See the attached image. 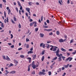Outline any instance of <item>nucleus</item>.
I'll list each match as a JSON object with an SVG mask.
<instances>
[{
	"label": "nucleus",
	"instance_id": "nucleus-1",
	"mask_svg": "<svg viewBox=\"0 0 76 76\" xmlns=\"http://www.w3.org/2000/svg\"><path fill=\"white\" fill-rule=\"evenodd\" d=\"M39 66V63H38V62L37 64V65L36 66V65L34 63V61H33L32 62V64H31V66L32 67H33V69H35L36 68V67H38Z\"/></svg>",
	"mask_w": 76,
	"mask_h": 76
},
{
	"label": "nucleus",
	"instance_id": "nucleus-2",
	"mask_svg": "<svg viewBox=\"0 0 76 76\" xmlns=\"http://www.w3.org/2000/svg\"><path fill=\"white\" fill-rule=\"evenodd\" d=\"M58 57H59L58 58V61H61V58H63V60H64V58H66L65 57L63 56V55L62 54H60L59 55V56H58Z\"/></svg>",
	"mask_w": 76,
	"mask_h": 76
},
{
	"label": "nucleus",
	"instance_id": "nucleus-3",
	"mask_svg": "<svg viewBox=\"0 0 76 76\" xmlns=\"http://www.w3.org/2000/svg\"><path fill=\"white\" fill-rule=\"evenodd\" d=\"M50 47H51L50 48V50L53 51H55L56 50H57V48H58V47L56 46H54L52 45H51Z\"/></svg>",
	"mask_w": 76,
	"mask_h": 76
},
{
	"label": "nucleus",
	"instance_id": "nucleus-4",
	"mask_svg": "<svg viewBox=\"0 0 76 76\" xmlns=\"http://www.w3.org/2000/svg\"><path fill=\"white\" fill-rule=\"evenodd\" d=\"M59 52H60V50H59V48L58 49V50L56 51V55L57 57H59L60 55H59Z\"/></svg>",
	"mask_w": 76,
	"mask_h": 76
},
{
	"label": "nucleus",
	"instance_id": "nucleus-5",
	"mask_svg": "<svg viewBox=\"0 0 76 76\" xmlns=\"http://www.w3.org/2000/svg\"><path fill=\"white\" fill-rule=\"evenodd\" d=\"M65 41H66V39L63 40V39H61L59 40V42H64Z\"/></svg>",
	"mask_w": 76,
	"mask_h": 76
},
{
	"label": "nucleus",
	"instance_id": "nucleus-6",
	"mask_svg": "<svg viewBox=\"0 0 76 76\" xmlns=\"http://www.w3.org/2000/svg\"><path fill=\"white\" fill-rule=\"evenodd\" d=\"M5 60H6L7 61H10V58L8 56H6Z\"/></svg>",
	"mask_w": 76,
	"mask_h": 76
},
{
	"label": "nucleus",
	"instance_id": "nucleus-7",
	"mask_svg": "<svg viewBox=\"0 0 76 76\" xmlns=\"http://www.w3.org/2000/svg\"><path fill=\"white\" fill-rule=\"evenodd\" d=\"M69 64H68L67 65H64V67H65V68H66V69H67V68H68V67H69Z\"/></svg>",
	"mask_w": 76,
	"mask_h": 76
},
{
	"label": "nucleus",
	"instance_id": "nucleus-8",
	"mask_svg": "<svg viewBox=\"0 0 76 76\" xmlns=\"http://www.w3.org/2000/svg\"><path fill=\"white\" fill-rule=\"evenodd\" d=\"M34 53V52L33 51H29L28 52V54H33Z\"/></svg>",
	"mask_w": 76,
	"mask_h": 76
},
{
	"label": "nucleus",
	"instance_id": "nucleus-9",
	"mask_svg": "<svg viewBox=\"0 0 76 76\" xmlns=\"http://www.w3.org/2000/svg\"><path fill=\"white\" fill-rule=\"evenodd\" d=\"M32 57H33V60H35V59L37 58L36 55H32Z\"/></svg>",
	"mask_w": 76,
	"mask_h": 76
},
{
	"label": "nucleus",
	"instance_id": "nucleus-10",
	"mask_svg": "<svg viewBox=\"0 0 76 76\" xmlns=\"http://www.w3.org/2000/svg\"><path fill=\"white\" fill-rule=\"evenodd\" d=\"M40 35L41 37L42 38L44 36V34L42 33H41L40 34Z\"/></svg>",
	"mask_w": 76,
	"mask_h": 76
},
{
	"label": "nucleus",
	"instance_id": "nucleus-11",
	"mask_svg": "<svg viewBox=\"0 0 76 76\" xmlns=\"http://www.w3.org/2000/svg\"><path fill=\"white\" fill-rule=\"evenodd\" d=\"M14 63H15V66H16L17 65H18V61H15L14 62Z\"/></svg>",
	"mask_w": 76,
	"mask_h": 76
},
{
	"label": "nucleus",
	"instance_id": "nucleus-12",
	"mask_svg": "<svg viewBox=\"0 0 76 76\" xmlns=\"http://www.w3.org/2000/svg\"><path fill=\"white\" fill-rule=\"evenodd\" d=\"M41 74H43V75H44L45 74V73H44V72H39V75H41Z\"/></svg>",
	"mask_w": 76,
	"mask_h": 76
},
{
	"label": "nucleus",
	"instance_id": "nucleus-13",
	"mask_svg": "<svg viewBox=\"0 0 76 76\" xmlns=\"http://www.w3.org/2000/svg\"><path fill=\"white\" fill-rule=\"evenodd\" d=\"M27 58V59H28V60H29V63H31V58Z\"/></svg>",
	"mask_w": 76,
	"mask_h": 76
},
{
	"label": "nucleus",
	"instance_id": "nucleus-14",
	"mask_svg": "<svg viewBox=\"0 0 76 76\" xmlns=\"http://www.w3.org/2000/svg\"><path fill=\"white\" fill-rule=\"evenodd\" d=\"M16 73V71H12L11 72H10V73L11 74H13V73Z\"/></svg>",
	"mask_w": 76,
	"mask_h": 76
},
{
	"label": "nucleus",
	"instance_id": "nucleus-15",
	"mask_svg": "<svg viewBox=\"0 0 76 76\" xmlns=\"http://www.w3.org/2000/svg\"><path fill=\"white\" fill-rule=\"evenodd\" d=\"M5 72L7 73H5V75H7V74H8V73H9V72H8V71H7V70H6Z\"/></svg>",
	"mask_w": 76,
	"mask_h": 76
},
{
	"label": "nucleus",
	"instance_id": "nucleus-16",
	"mask_svg": "<svg viewBox=\"0 0 76 76\" xmlns=\"http://www.w3.org/2000/svg\"><path fill=\"white\" fill-rule=\"evenodd\" d=\"M30 9L29 8H26V11H27L28 12L30 11Z\"/></svg>",
	"mask_w": 76,
	"mask_h": 76
},
{
	"label": "nucleus",
	"instance_id": "nucleus-17",
	"mask_svg": "<svg viewBox=\"0 0 76 76\" xmlns=\"http://www.w3.org/2000/svg\"><path fill=\"white\" fill-rule=\"evenodd\" d=\"M17 2L19 6H21V4H20V2L19 1H18Z\"/></svg>",
	"mask_w": 76,
	"mask_h": 76
},
{
	"label": "nucleus",
	"instance_id": "nucleus-18",
	"mask_svg": "<svg viewBox=\"0 0 76 76\" xmlns=\"http://www.w3.org/2000/svg\"><path fill=\"white\" fill-rule=\"evenodd\" d=\"M30 66H31V65H29L28 66V72H29V71H30Z\"/></svg>",
	"mask_w": 76,
	"mask_h": 76
},
{
	"label": "nucleus",
	"instance_id": "nucleus-19",
	"mask_svg": "<svg viewBox=\"0 0 76 76\" xmlns=\"http://www.w3.org/2000/svg\"><path fill=\"white\" fill-rule=\"evenodd\" d=\"M34 27H36V26H37V25H36V24H37V22H34Z\"/></svg>",
	"mask_w": 76,
	"mask_h": 76
},
{
	"label": "nucleus",
	"instance_id": "nucleus-20",
	"mask_svg": "<svg viewBox=\"0 0 76 76\" xmlns=\"http://www.w3.org/2000/svg\"><path fill=\"white\" fill-rule=\"evenodd\" d=\"M34 22L31 23L30 24V26H32L34 25Z\"/></svg>",
	"mask_w": 76,
	"mask_h": 76
},
{
	"label": "nucleus",
	"instance_id": "nucleus-21",
	"mask_svg": "<svg viewBox=\"0 0 76 76\" xmlns=\"http://www.w3.org/2000/svg\"><path fill=\"white\" fill-rule=\"evenodd\" d=\"M61 50L63 51H66V50L64 49L63 48H61Z\"/></svg>",
	"mask_w": 76,
	"mask_h": 76
},
{
	"label": "nucleus",
	"instance_id": "nucleus-22",
	"mask_svg": "<svg viewBox=\"0 0 76 76\" xmlns=\"http://www.w3.org/2000/svg\"><path fill=\"white\" fill-rule=\"evenodd\" d=\"M44 56H43L41 58V60L42 61H44Z\"/></svg>",
	"mask_w": 76,
	"mask_h": 76
},
{
	"label": "nucleus",
	"instance_id": "nucleus-23",
	"mask_svg": "<svg viewBox=\"0 0 76 76\" xmlns=\"http://www.w3.org/2000/svg\"><path fill=\"white\" fill-rule=\"evenodd\" d=\"M57 57H56L54 58L53 59V61H54V60H57Z\"/></svg>",
	"mask_w": 76,
	"mask_h": 76
},
{
	"label": "nucleus",
	"instance_id": "nucleus-24",
	"mask_svg": "<svg viewBox=\"0 0 76 76\" xmlns=\"http://www.w3.org/2000/svg\"><path fill=\"white\" fill-rule=\"evenodd\" d=\"M1 26L2 28H4V25H3V23H1Z\"/></svg>",
	"mask_w": 76,
	"mask_h": 76
},
{
	"label": "nucleus",
	"instance_id": "nucleus-25",
	"mask_svg": "<svg viewBox=\"0 0 76 76\" xmlns=\"http://www.w3.org/2000/svg\"><path fill=\"white\" fill-rule=\"evenodd\" d=\"M56 34H57V35H60V32L58 31H56Z\"/></svg>",
	"mask_w": 76,
	"mask_h": 76
},
{
	"label": "nucleus",
	"instance_id": "nucleus-26",
	"mask_svg": "<svg viewBox=\"0 0 76 76\" xmlns=\"http://www.w3.org/2000/svg\"><path fill=\"white\" fill-rule=\"evenodd\" d=\"M68 58H69V61H71L73 59V58H71L70 57H69Z\"/></svg>",
	"mask_w": 76,
	"mask_h": 76
},
{
	"label": "nucleus",
	"instance_id": "nucleus-27",
	"mask_svg": "<svg viewBox=\"0 0 76 76\" xmlns=\"http://www.w3.org/2000/svg\"><path fill=\"white\" fill-rule=\"evenodd\" d=\"M44 53H45V50H43L42 52V55H44Z\"/></svg>",
	"mask_w": 76,
	"mask_h": 76
},
{
	"label": "nucleus",
	"instance_id": "nucleus-28",
	"mask_svg": "<svg viewBox=\"0 0 76 76\" xmlns=\"http://www.w3.org/2000/svg\"><path fill=\"white\" fill-rule=\"evenodd\" d=\"M20 57L22 58H24L25 57V56H24L23 55H21L20 56Z\"/></svg>",
	"mask_w": 76,
	"mask_h": 76
},
{
	"label": "nucleus",
	"instance_id": "nucleus-29",
	"mask_svg": "<svg viewBox=\"0 0 76 76\" xmlns=\"http://www.w3.org/2000/svg\"><path fill=\"white\" fill-rule=\"evenodd\" d=\"M53 31V30L52 29H47V31H48V32H50V31Z\"/></svg>",
	"mask_w": 76,
	"mask_h": 76
},
{
	"label": "nucleus",
	"instance_id": "nucleus-30",
	"mask_svg": "<svg viewBox=\"0 0 76 76\" xmlns=\"http://www.w3.org/2000/svg\"><path fill=\"white\" fill-rule=\"evenodd\" d=\"M28 4L29 5H30V6H32V2H29Z\"/></svg>",
	"mask_w": 76,
	"mask_h": 76
},
{
	"label": "nucleus",
	"instance_id": "nucleus-31",
	"mask_svg": "<svg viewBox=\"0 0 76 76\" xmlns=\"http://www.w3.org/2000/svg\"><path fill=\"white\" fill-rule=\"evenodd\" d=\"M43 27L44 28H48V26H43Z\"/></svg>",
	"mask_w": 76,
	"mask_h": 76
},
{
	"label": "nucleus",
	"instance_id": "nucleus-32",
	"mask_svg": "<svg viewBox=\"0 0 76 76\" xmlns=\"http://www.w3.org/2000/svg\"><path fill=\"white\" fill-rule=\"evenodd\" d=\"M72 42H73V39H72L71 40H70V44H71V43H72Z\"/></svg>",
	"mask_w": 76,
	"mask_h": 76
},
{
	"label": "nucleus",
	"instance_id": "nucleus-33",
	"mask_svg": "<svg viewBox=\"0 0 76 76\" xmlns=\"http://www.w3.org/2000/svg\"><path fill=\"white\" fill-rule=\"evenodd\" d=\"M29 44L27 45L26 46V48H29Z\"/></svg>",
	"mask_w": 76,
	"mask_h": 76
},
{
	"label": "nucleus",
	"instance_id": "nucleus-34",
	"mask_svg": "<svg viewBox=\"0 0 76 76\" xmlns=\"http://www.w3.org/2000/svg\"><path fill=\"white\" fill-rule=\"evenodd\" d=\"M35 31L36 32H37L38 31V28H35Z\"/></svg>",
	"mask_w": 76,
	"mask_h": 76
},
{
	"label": "nucleus",
	"instance_id": "nucleus-35",
	"mask_svg": "<svg viewBox=\"0 0 76 76\" xmlns=\"http://www.w3.org/2000/svg\"><path fill=\"white\" fill-rule=\"evenodd\" d=\"M48 75H49V76H50L51 75V72L49 71L48 72Z\"/></svg>",
	"mask_w": 76,
	"mask_h": 76
},
{
	"label": "nucleus",
	"instance_id": "nucleus-36",
	"mask_svg": "<svg viewBox=\"0 0 76 76\" xmlns=\"http://www.w3.org/2000/svg\"><path fill=\"white\" fill-rule=\"evenodd\" d=\"M76 53V50H75V51H74V52H73L72 53V54H75Z\"/></svg>",
	"mask_w": 76,
	"mask_h": 76
},
{
	"label": "nucleus",
	"instance_id": "nucleus-37",
	"mask_svg": "<svg viewBox=\"0 0 76 76\" xmlns=\"http://www.w3.org/2000/svg\"><path fill=\"white\" fill-rule=\"evenodd\" d=\"M14 21H16L17 20L16 18V17H14Z\"/></svg>",
	"mask_w": 76,
	"mask_h": 76
},
{
	"label": "nucleus",
	"instance_id": "nucleus-38",
	"mask_svg": "<svg viewBox=\"0 0 76 76\" xmlns=\"http://www.w3.org/2000/svg\"><path fill=\"white\" fill-rule=\"evenodd\" d=\"M13 66V64H12L11 63L9 65V67H11V66Z\"/></svg>",
	"mask_w": 76,
	"mask_h": 76
},
{
	"label": "nucleus",
	"instance_id": "nucleus-39",
	"mask_svg": "<svg viewBox=\"0 0 76 76\" xmlns=\"http://www.w3.org/2000/svg\"><path fill=\"white\" fill-rule=\"evenodd\" d=\"M42 48H45V44H44L43 45V46H42Z\"/></svg>",
	"mask_w": 76,
	"mask_h": 76
},
{
	"label": "nucleus",
	"instance_id": "nucleus-40",
	"mask_svg": "<svg viewBox=\"0 0 76 76\" xmlns=\"http://www.w3.org/2000/svg\"><path fill=\"white\" fill-rule=\"evenodd\" d=\"M26 42H28V41H29V39L28 38H26Z\"/></svg>",
	"mask_w": 76,
	"mask_h": 76
},
{
	"label": "nucleus",
	"instance_id": "nucleus-41",
	"mask_svg": "<svg viewBox=\"0 0 76 76\" xmlns=\"http://www.w3.org/2000/svg\"><path fill=\"white\" fill-rule=\"evenodd\" d=\"M3 58L4 60H5L6 59V57L5 56H3Z\"/></svg>",
	"mask_w": 76,
	"mask_h": 76
},
{
	"label": "nucleus",
	"instance_id": "nucleus-42",
	"mask_svg": "<svg viewBox=\"0 0 76 76\" xmlns=\"http://www.w3.org/2000/svg\"><path fill=\"white\" fill-rule=\"evenodd\" d=\"M53 34V33H52V32H51L50 33H49V35H52Z\"/></svg>",
	"mask_w": 76,
	"mask_h": 76
},
{
	"label": "nucleus",
	"instance_id": "nucleus-43",
	"mask_svg": "<svg viewBox=\"0 0 76 76\" xmlns=\"http://www.w3.org/2000/svg\"><path fill=\"white\" fill-rule=\"evenodd\" d=\"M50 47V45L48 44L47 46H46L47 48H48Z\"/></svg>",
	"mask_w": 76,
	"mask_h": 76
},
{
	"label": "nucleus",
	"instance_id": "nucleus-44",
	"mask_svg": "<svg viewBox=\"0 0 76 76\" xmlns=\"http://www.w3.org/2000/svg\"><path fill=\"white\" fill-rule=\"evenodd\" d=\"M11 21L12 22V23L14 24L15 23V22H14V21H13V20L12 19H11Z\"/></svg>",
	"mask_w": 76,
	"mask_h": 76
},
{
	"label": "nucleus",
	"instance_id": "nucleus-45",
	"mask_svg": "<svg viewBox=\"0 0 76 76\" xmlns=\"http://www.w3.org/2000/svg\"><path fill=\"white\" fill-rule=\"evenodd\" d=\"M46 22L48 23H50V20H47L46 21Z\"/></svg>",
	"mask_w": 76,
	"mask_h": 76
},
{
	"label": "nucleus",
	"instance_id": "nucleus-46",
	"mask_svg": "<svg viewBox=\"0 0 76 76\" xmlns=\"http://www.w3.org/2000/svg\"><path fill=\"white\" fill-rule=\"evenodd\" d=\"M10 35L11 37V39H12V38H13V34H11Z\"/></svg>",
	"mask_w": 76,
	"mask_h": 76
},
{
	"label": "nucleus",
	"instance_id": "nucleus-47",
	"mask_svg": "<svg viewBox=\"0 0 76 76\" xmlns=\"http://www.w3.org/2000/svg\"><path fill=\"white\" fill-rule=\"evenodd\" d=\"M31 74L32 75H35V71H34L33 72L31 73Z\"/></svg>",
	"mask_w": 76,
	"mask_h": 76
},
{
	"label": "nucleus",
	"instance_id": "nucleus-48",
	"mask_svg": "<svg viewBox=\"0 0 76 76\" xmlns=\"http://www.w3.org/2000/svg\"><path fill=\"white\" fill-rule=\"evenodd\" d=\"M44 43H41L40 44V47H42V46L43 45V44Z\"/></svg>",
	"mask_w": 76,
	"mask_h": 76
},
{
	"label": "nucleus",
	"instance_id": "nucleus-49",
	"mask_svg": "<svg viewBox=\"0 0 76 76\" xmlns=\"http://www.w3.org/2000/svg\"><path fill=\"white\" fill-rule=\"evenodd\" d=\"M42 20H43V16H42L41 19V21H42Z\"/></svg>",
	"mask_w": 76,
	"mask_h": 76
},
{
	"label": "nucleus",
	"instance_id": "nucleus-50",
	"mask_svg": "<svg viewBox=\"0 0 76 76\" xmlns=\"http://www.w3.org/2000/svg\"><path fill=\"white\" fill-rule=\"evenodd\" d=\"M18 27L19 28H21V25H20V24H19L18 25Z\"/></svg>",
	"mask_w": 76,
	"mask_h": 76
},
{
	"label": "nucleus",
	"instance_id": "nucleus-51",
	"mask_svg": "<svg viewBox=\"0 0 76 76\" xmlns=\"http://www.w3.org/2000/svg\"><path fill=\"white\" fill-rule=\"evenodd\" d=\"M6 22H7V20L6 19H5L4 20V22L5 23H6Z\"/></svg>",
	"mask_w": 76,
	"mask_h": 76
},
{
	"label": "nucleus",
	"instance_id": "nucleus-52",
	"mask_svg": "<svg viewBox=\"0 0 76 76\" xmlns=\"http://www.w3.org/2000/svg\"><path fill=\"white\" fill-rule=\"evenodd\" d=\"M69 58H68L66 59V61H67L69 60Z\"/></svg>",
	"mask_w": 76,
	"mask_h": 76
},
{
	"label": "nucleus",
	"instance_id": "nucleus-53",
	"mask_svg": "<svg viewBox=\"0 0 76 76\" xmlns=\"http://www.w3.org/2000/svg\"><path fill=\"white\" fill-rule=\"evenodd\" d=\"M33 20H32V19H30V20H29V21L31 22H32Z\"/></svg>",
	"mask_w": 76,
	"mask_h": 76
},
{
	"label": "nucleus",
	"instance_id": "nucleus-54",
	"mask_svg": "<svg viewBox=\"0 0 76 76\" xmlns=\"http://www.w3.org/2000/svg\"><path fill=\"white\" fill-rule=\"evenodd\" d=\"M64 37L65 38L66 40V39H67V35H64Z\"/></svg>",
	"mask_w": 76,
	"mask_h": 76
},
{
	"label": "nucleus",
	"instance_id": "nucleus-55",
	"mask_svg": "<svg viewBox=\"0 0 76 76\" xmlns=\"http://www.w3.org/2000/svg\"><path fill=\"white\" fill-rule=\"evenodd\" d=\"M58 3L60 4H61V1L60 0L58 1Z\"/></svg>",
	"mask_w": 76,
	"mask_h": 76
},
{
	"label": "nucleus",
	"instance_id": "nucleus-56",
	"mask_svg": "<svg viewBox=\"0 0 76 76\" xmlns=\"http://www.w3.org/2000/svg\"><path fill=\"white\" fill-rule=\"evenodd\" d=\"M26 16L27 17H28V14L27 12L26 13Z\"/></svg>",
	"mask_w": 76,
	"mask_h": 76
},
{
	"label": "nucleus",
	"instance_id": "nucleus-57",
	"mask_svg": "<svg viewBox=\"0 0 76 76\" xmlns=\"http://www.w3.org/2000/svg\"><path fill=\"white\" fill-rule=\"evenodd\" d=\"M42 72L44 73H45V69H43L42 70Z\"/></svg>",
	"mask_w": 76,
	"mask_h": 76
},
{
	"label": "nucleus",
	"instance_id": "nucleus-58",
	"mask_svg": "<svg viewBox=\"0 0 76 76\" xmlns=\"http://www.w3.org/2000/svg\"><path fill=\"white\" fill-rule=\"evenodd\" d=\"M21 11H20V10H19V14L20 15H22V14H21Z\"/></svg>",
	"mask_w": 76,
	"mask_h": 76
},
{
	"label": "nucleus",
	"instance_id": "nucleus-59",
	"mask_svg": "<svg viewBox=\"0 0 76 76\" xmlns=\"http://www.w3.org/2000/svg\"><path fill=\"white\" fill-rule=\"evenodd\" d=\"M0 7L1 9L2 8V4H0Z\"/></svg>",
	"mask_w": 76,
	"mask_h": 76
},
{
	"label": "nucleus",
	"instance_id": "nucleus-60",
	"mask_svg": "<svg viewBox=\"0 0 76 76\" xmlns=\"http://www.w3.org/2000/svg\"><path fill=\"white\" fill-rule=\"evenodd\" d=\"M4 15L5 18L6 17V12L4 11Z\"/></svg>",
	"mask_w": 76,
	"mask_h": 76
},
{
	"label": "nucleus",
	"instance_id": "nucleus-61",
	"mask_svg": "<svg viewBox=\"0 0 76 76\" xmlns=\"http://www.w3.org/2000/svg\"><path fill=\"white\" fill-rule=\"evenodd\" d=\"M20 10H22V6H21H21H20Z\"/></svg>",
	"mask_w": 76,
	"mask_h": 76
},
{
	"label": "nucleus",
	"instance_id": "nucleus-62",
	"mask_svg": "<svg viewBox=\"0 0 76 76\" xmlns=\"http://www.w3.org/2000/svg\"><path fill=\"white\" fill-rule=\"evenodd\" d=\"M3 1L4 3H6V0H3Z\"/></svg>",
	"mask_w": 76,
	"mask_h": 76
},
{
	"label": "nucleus",
	"instance_id": "nucleus-63",
	"mask_svg": "<svg viewBox=\"0 0 76 76\" xmlns=\"http://www.w3.org/2000/svg\"><path fill=\"white\" fill-rule=\"evenodd\" d=\"M66 73L64 72L63 75H62V76H65V75H66Z\"/></svg>",
	"mask_w": 76,
	"mask_h": 76
},
{
	"label": "nucleus",
	"instance_id": "nucleus-64",
	"mask_svg": "<svg viewBox=\"0 0 76 76\" xmlns=\"http://www.w3.org/2000/svg\"><path fill=\"white\" fill-rule=\"evenodd\" d=\"M53 65H52L51 66H50V68L51 69H53Z\"/></svg>",
	"mask_w": 76,
	"mask_h": 76
}]
</instances>
